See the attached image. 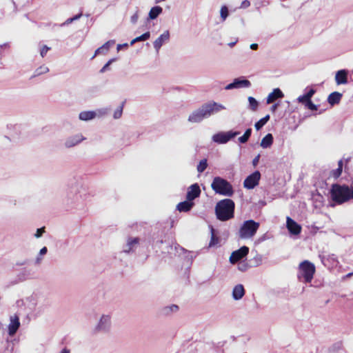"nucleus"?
<instances>
[{
	"label": "nucleus",
	"instance_id": "1",
	"mask_svg": "<svg viewBox=\"0 0 353 353\" xmlns=\"http://www.w3.org/2000/svg\"><path fill=\"white\" fill-rule=\"evenodd\" d=\"M330 193L332 201L338 205H341L350 199H353V188L345 184H332Z\"/></svg>",
	"mask_w": 353,
	"mask_h": 353
},
{
	"label": "nucleus",
	"instance_id": "2",
	"mask_svg": "<svg viewBox=\"0 0 353 353\" xmlns=\"http://www.w3.org/2000/svg\"><path fill=\"white\" fill-rule=\"evenodd\" d=\"M235 203L230 199L219 201L215 206L216 219L221 221H226L234 216Z\"/></svg>",
	"mask_w": 353,
	"mask_h": 353
},
{
	"label": "nucleus",
	"instance_id": "3",
	"mask_svg": "<svg viewBox=\"0 0 353 353\" xmlns=\"http://www.w3.org/2000/svg\"><path fill=\"white\" fill-rule=\"evenodd\" d=\"M260 227V223L252 219L243 221L236 233V236L241 239H249L252 238Z\"/></svg>",
	"mask_w": 353,
	"mask_h": 353
},
{
	"label": "nucleus",
	"instance_id": "4",
	"mask_svg": "<svg viewBox=\"0 0 353 353\" xmlns=\"http://www.w3.org/2000/svg\"><path fill=\"white\" fill-rule=\"evenodd\" d=\"M315 272L316 268L314 263L307 260H305L299 265L297 278L299 281L305 283H310L313 279Z\"/></svg>",
	"mask_w": 353,
	"mask_h": 353
},
{
	"label": "nucleus",
	"instance_id": "5",
	"mask_svg": "<svg viewBox=\"0 0 353 353\" xmlns=\"http://www.w3.org/2000/svg\"><path fill=\"white\" fill-rule=\"evenodd\" d=\"M212 189L221 195L232 196L234 189L231 183L221 176H215L211 184Z\"/></svg>",
	"mask_w": 353,
	"mask_h": 353
},
{
	"label": "nucleus",
	"instance_id": "6",
	"mask_svg": "<svg viewBox=\"0 0 353 353\" xmlns=\"http://www.w3.org/2000/svg\"><path fill=\"white\" fill-rule=\"evenodd\" d=\"M111 327V316L108 314H103L96 326L93 328L92 334H108L110 332Z\"/></svg>",
	"mask_w": 353,
	"mask_h": 353
},
{
	"label": "nucleus",
	"instance_id": "7",
	"mask_svg": "<svg viewBox=\"0 0 353 353\" xmlns=\"http://www.w3.org/2000/svg\"><path fill=\"white\" fill-rule=\"evenodd\" d=\"M240 134L239 131L229 130L228 132L221 131L214 134L212 140L218 144H225L230 140L235 138Z\"/></svg>",
	"mask_w": 353,
	"mask_h": 353
},
{
	"label": "nucleus",
	"instance_id": "8",
	"mask_svg": "<svg viewBox=\"0 0 353 353\" xmlns=\"http://www.w3.org/2000/svg\"><path fill=\"white\" fill-rule=\"evenodd\" d=\"M202 107L204 110L206 118H209L212 115L226 109L223 105L214 101H210L202 104Z\"/></svg>",
	"mask_w": 353,
	"mask_h": 353
},
{
	"label": "nucleus",
	"instance_id": "9",
	"mask_svg": "<svg viewBox=\"0 0 353 353\" xmlns=\"http://www.w3.org/2000/svg\"><path fill=\"white\" fill-rule=\"evenodd\" d=\"M87 137L81 133H77L75 134L68 137L64 142L63 146L66 149H70L74 147L79 145L81 142L85 141Z\"/></svg>",
	"mask_w": 353,
	"mask_h": 353
},
{
	"label": "nucleus",
	"instance_id": "10",
	"mask_svg": "<svg viewBox=\"0 0 353 353\" xmlns=\"http://www.w3.org/2000/svg\"><path fill=\"white\" fill-rule=\"evenodd\" d=\"M261 179V173L256 170L248 175L243 181V186L248 190H252L258 185Z\"/></svg>",
	"mask_w": 353,
	"mask_h": 353
},
{
	"label": "nucleus",
	"instance_id": "11",
	"mask_svg": "<svg viewBox=\"0 0 353 353\" xmlns=\"http://www.w3.org/2000/svg\"><path fill=\"white\" fill-rule=\"evenodd\" d=\"M250 86L251 82L245 77L241 76L240 77L235 78L232 83L228 84L225 87V89L229 90L233 89L250 88Z\"/></svg>",
	"mask_w": 353,
	"mask_h": 353
},
{
	"label": "nucleus",
	"instance_id": "12",
	"mask_svg": "<svg viewBox=\"0 0 353 353\" xmlns=\"http://www.w3.org/2000/svg\"><path fill=\"white\" fill-rule=\"evenodd\" d=\"M248 253L249 248L245 245H243L239 249L232 252L230 256V262L232 264H234L237 263L239 261L246 258Z\"/></svg>",
	"mask_w": 353,
	"mask_h": 353
},
{
	"label": "nucleus",
	"instance_id": "13",
	"mask_svg": "<svg viewBox=\"0 0 353 353\" xmlns=\"http://www.w3.org/2000/svg\"><path fill=\"white\" fill-rule=\"evenodd\" d=\"M286 227L291 235H299L301 232V225L289 216L286 219Z\"/></svg>",
	"mask_w": 353,
	"mask_h": 353
},
{
	"label": "nucleus",
	"instance_id": "14",
	"mask_svg": "<svg viewBox=\"0 0 353 353\" xmlns=\"http://www.w3.org/2000/svg\"><path fill=\"white\" fill-rule=\"evenodd\" d=\"M204 119H206L204 110L202 105L196 110L193 111L188 117V121L191 123H200Z\"/></svg>",
	"mask_w": 353,
	"mask_h": 353
},
{
	"label": "nucleus",
	"instance_id": "15",
	"mask_svg": "<svg viewBox=\"0 0 353 353\" xmlns=\"http://www.w3.org/2000/svg\"><path fill=\"white\" fill-rule=\"evenodd\" d=\"M201 189L198 183L191 185L186 194V199L189 201H194V199L200 196Z\"/></svg>",
	"mask_w": 353,
	"mask_h": 353
},
{
	"label": "nucleus",
	"instance_id": "16",
	"mask_svg": "<svg viewBox=\"0 0 353 353\" xmlns=\"http://www.w3.org/2000/svg\"><path fill=\"white\" fill-rule=\"evenodd\" d=\"M20 327L19 317L17 315L10 316V323L8 325V334L10 336L15 335Z\"/></svg>",
	"mask_w": 353,
	"mask_h": 353
},
{
	"label": "nucleus",
	"instance_id": "17",
	"mask_svg": "<svg viewBox=\"0 0 353 353\" xmlns=\"http://www.w3.org/2000/svg\"><path fill=\"white\" fill-rule=\"evenodd\" d=\"M170 40V32L165 30L162 34H161L153 43V46L157 52H159L161 46L168 42Z\"/></svg>",
	"mask_w": 353,
	"mask_h": 353
},
{
	"label": "nucleus",
	"instance_id": "18",
	"mask_svg": "<svg viewBox=\"0 0 353 353\" xmlns=\"http://www.w3.org/2000/svg\"><path fill=\"white\" fill-rule=\"evenodd\" d=\"M179 307L176 304H172L170 305L165 306L159 310V315L161 316H169L173 313H176L179 311Z\"/></svg>",
	"mask_w": 353,
	"mask_h": 353
},
{
	"label": "nucleus",
	"instance_id": "19",
	"mask_svg": "<svg viewBox=\"0 0 353 353\" xmlns=\"http://www.w3.org/2000/svg\"><path fill=\"white\" fill-rule=\"evenodd\" d=\"M139 243V238L138 237H129L127 243L123 246V252L125 253H130L133 252L134 248L137 246Z\"/></svg>",
	"mask_w": 353,
	"mask_h": 353
},
{
	"label": "nucleus",
	"instance_id": "20",
	"mask_svg": "<svg viewBox=\"0 0 353 353\" xmlns=\"http://www.w3.org/2000/svg\"><path fill=\"white\" fill-rule=\"evenodd\" d=\"M194 206V202L189 201L186 199L185 201L180 202L176 205V209L181 212H188L190 211Z\"/></svg>",
	"mask_w": 353,
	"mask_h": 353
},
{
	"label": "nucleus",
	"instance_id": "21",
	"mask_svg": "<svg viewBox=\"0 0 353 353\" xmlns=\"http://www.w3.org/2000/svg\"><path fill=\"white\" fill-rule=\"evenodd\" d=\"M245 291L242 284L235 285L232 290V298L235 301L241 299L245 295Z\"/></svg>",
	"mask_w": 353,
	"mask_h": 353
},
{
	"label": "nucleus",
	"instance_id": "22",
	"mask_svg": "<svg viewBox=\"0 0 353 353\" xmlns=\"http://www.w3.org/2000/svg\"><path fill=\"white\" fill-rule=\"evenodd\" d=\"M335 81L338 85L345 84L347 83V70L343 69L336 72Z\"/></svg>",
	"mask_w": 353,
	"mask_h": 353
},
{
	"label": "nucleus",
	"instance_id": "23",
	"mask_svg": "<svg viewBox=\"0 0 353 353\" xmlns=\"http://www.w3.org/2000/svg\"><path fill=\"white\" fill-rule=\"evenodd\" d=\"M343 94L339 92H333L327 97L328 103L334 106V105L339 104L341 100Z\"/></svg>",
	"mask_w": 353,
	"mask_h": 353
},
{
	"label": "nucleus",
	"instance_id": "24",
	"mask_svg": "<svg viewBox=\"0 0 353 353\" xmlns=\"http://www.w3.org/2000/svg\"><path fill=\"white\" fill-rule=\"evenodd\" d=\"M284 96L283 92L279 88H274L267 97V103H271L277 99H281Z\"/></svg>",
	"mask_w": 353,
	"mask_h": 353
},
{
	"label": "nucleus",
	"instance_id": "25",
	"mask_svg": "<svg viewBox=\"0 0 353 353\" xmlns=\"http://www.w3.org/2000/svg\"><path fill=\"white\" fill-rule=\"evenodd\" d=\"M163 12V8L159 6H155L152 7L149 13L148 17L147 18V21L156 19Z\"/></svg>",
	"mask_w": 353,
	"mask_h": 353
},
{
	"label": "nucleus",
	"instance_id": "26",
	"mask_svg": "<svg viewBox=\"0 0 353 353\" xmlns=\"http://www.w3.org/2000/svg\"><path fill=\"white\" fill-rule=\"evenodd\" d=\"M273 141V135L270 133H268L262 139L260 145L263 148H269L272 146Z\"/></svg>",
	"mask_w": 353,
	"mask_h": 353
},
{
	"label": "nucleus",
	"instance_id": "27",
	"mask_svg": "<svg viewBox=\"0 0 353 353\" xmlns=\"http://www.w3.org/2000/svg\"><path fill=\"white\" fill-rule=\"evenodd\" d=\"M252 132V128H249L246 129L244 134L238 138V141L240 143L244 144L246 143L250 139L251 134Z\"/></svg>",
	"mask_w": 353,
	"mask_h": 353
},
{
	"label": "nucleus",
	"instance_id": "28",
	"mask_svg": "<svg viewBox=\"0 0 353 353\" xmlns=\"http://www.w3.org/2000/svg\"><path fill=\"white\" fill-rule=\"evenodd\" d=\"M150 37V32L149 31L145 32V33L142 34L141 35L133 39L130 41V45L133 46L137 42L146 41V40L149 39Z\"/></svg>",
	"mask_w": 353,
	"mask_h": 353
},
{
	"label": "nucleus",
	"instance_id": "29",
	"mask_svg": "<svg viewBox=\"0 0 353 353\" xmlns=\"http://www.w3.org/2000/svg\"><path fill=\"white\" fill-rule=\"evenodd\" d=\"M270 115L267 114L264 117L261 118L260 120L256 121L254 124L255 129L259 131L270 120Z\"/></svg>",
	"mask_w": 353,
	"mask_h": 353
},
{
	"label": "nucleus",
	"instance_id": "30",
	"mask_svg": "<svg viewBox=\"0 0 353 353\" xmlns=\"http://www.w3.org/2000/svg\"><path fill=\"white\" fill-rule=\"evenodd\" d=\"M219 237L216 234V230L211 227V239L209 243L210 247H213L219 243Z\"/></svg>",
	"mask_w": 353,
	"mask_h": 353
},
{
	"label": "nucleus",
	"instance_id": "31",
	"mask_svg": "<svg viewBox=\"0 0 353 353\" xmlns=\"http://www.w3.org/2000/svg\"><path fill=\"white\" fill-rule=\"evenodd\" d=\"M248 100L249 102L248 108L252 111H256L259 105V101L253 97H248Z\"/></svg>",
	"mask_w": 353,
	"mask_h": 353
},
{
	"label": "nucleus",
	"instance_id": "32",
	"mask_svg": "<svg viewBox=\"0 0 353 353\" xmlns=\"http://www.w3.org/2000/svg\"><path fill=\"white\" fill-rule=\"evenodd\" d=\"M208 168V161L206 159L201 160L197 165V171L199 173L203 172Z\"/></svg>",
	"mask_w": 353,
	"mask_h": 353
},
{
	"label": "nucleus",
	"instance_id": "33",
	"mask_svg": "<svg viewBox=\"0 0 353 353\" xmlns=\"http://www.w3.org/2000/svg\"><path fill=\"white\" fill-rule=\"evenodd\" d=\"M125 101H123L121 104L115 110L113 117L115 119H118L121 117L123 110L124 107Z\"/></svg>",
	"mask_w": 353,
	"mask_h": 353
},
{
	"label": "nucleus",
	"instance_id": "34",
	"mask_svg": "<svg viewBox=\"0 0 353 353\" xmlns=\"http://www.w3.org/2000/svg\"><path fill=\"white\" fill-rule=\"evenodd\" d=\"M49 71V68L46 65H41L36 69L33 77L39 76L46 74Z\"/></svg>",
	"mask_w": 353,
	"mask_h": 353
},
{
	"label": "nucleus",
	"instance_id": "35",
	"mask_svg": "<svg viewBox=\"0 0 353 353\" xmlns=\"http://www.w3.org/2000/svg\"><path fill=\"white\" fill-rule=\"evenodd\" d=\"M82 15H83V14H82V13L81 12V13H79V14H77L74 15V17H72L68 18V19L65 22H63V23H61V24L60 25V26L63 27V26H64L68 25V24H70V23H72L73 21H77V20H78L79 19H80V17H81Z\"/></svg>",
	"mask_w": 353,
	"mask_h": 353
},
{
	"label": "nucleus",
	"instance_id": "36",
	"mask_svg": "<svg viewBox=\"0 0 353 353\" xmlns=\"http://www.w3.org/2000/svg\"><path fill=\"white\" fill-rule=\"evenodd\" d=\"M14 341H10L8 339L7 340V345L5 347L3 353H14Z\"/></svg>",
	"mask_w": 353,
	"mask_h": 353
},
{
	"label": "nucleus",
	"instance_id": "37",
	"mask_svg": "<svg viewBox=\"0 0 353 353\" xmlns=\"http://www.w3.org/2000/svg\"><path fill=\"white\" fill-rule=\"evenodd\" d=\"M221 18L224 21L229 15L228 8L226 6H223L220 10Z\"/></svg>",
	"mask_w": 353,
	"mask_h": 353
},
{
	"label": "nucleus",
	"instance_id": "38",
	"mask_svg": "<svg viewBox=\"0 0 353 353\" xmlns=\"http://www.w3.org/2000/svg\"><path fill=\"white\" fill-rule=\"evenodd\" d=\"M117 60V58H112L111 59H110L104 65L103 67L100 70V72L101 73H103L108 70H110V65L115 62Z\"/></svg>",
	"mask_w": 353,
	"mask_h": 353
},
{
	"label": "nucleus",
	"instance_id": "39",
	"mask_svg": "<svg viewBox=\"0 0 353 353\" xmlns=\"http://www.w3.org/2000/svg\"><path fill=\"white\" fill-rule=\"evenodd\" d=\"M305 107L307 108L308 110H310L312 111H316L318 110V106L315 105L311 99L307 100L306 101Z\"/></svg>",
	"mask_w": 353,
	"mask_h": 353
},
{
	"label": "nucleus",
	"instance_id": "40",
	"mask_svg": "<svg viewBox=\"0 0 353 353\" xmlns=\"http://www.w3.org/2000/svg\"><path fill=\"white\" fill-rule=\"evenodd\" d=\"M114 43V40H110L107 42H105L103 46H102V48L104 50L105 52L106 53L109 49H110V47L113 45Z\"/></svg>",
	"mask_w": 353,
	"mask_h": 353
},
{
	"label": "nucleus",
	"instance_id": "41",
	"mask_svg": "<svg viewBox=\"0 0 353 353\" xmlns=\"http://www.w3.org/2000/svg\"><path fill=\"white\" fill-rule=\"evenodd\" d=\"M79 118L81 121H88V111H83L79 114Z\"/></svg>",
	"mask_w": 353,
	"mask_h": 353
},
{
	"label": "nucleus",
	"instance_id": "42",
	"mask_svg": "<svg viewBox=\"0 0 353 353\" xmlns=\"http://www.w3.org/2000/svg\"><path fill=\"white\" fill-rule=\"evenodd\" d=\"M46 230H45V227H42V228H38L36 231V233L34 234V236L36 238H40L42 236V235L43 234V233H45Z\"/></svg>",
	"mask_w": 353,
	"mask_h": 353
},
{
	"label": "nucleus",
	"instance_id": "43",
	"mask_svg": "<svg viewBox=\"0 0 353 353\" xmlns=\"http://www.w3.org/2000/svg\"><path fill=\"white\" fill-rule=\"evenodd\" d=\"M342 171L343 170H341V168H336V170H332V176L334 179H338L341 176Z\"/></svg>",
	"mask_w": 353,
	"mask_h": 353
},
{
	"label": "nucleus",
	"instance_id": "44",
	"mask_svg": "<svg viewBox=\"0 0 353 353\" xmlns=\"http://www.w3.org/2000/svg\"><path fill=\"white\" fill-rule=\"evenodd\" d=\"M50 50V48L48 47L46 45L42 46L40 50V54L42 57H44L48 50Z\"/></svg>",
	"mask_w": 353,
	"mask_h": 353
},
{
	"label": "nucleus",
	"instance_id": "45",
	"mask_svg": "<svg viewBox=\"0 0 353 353\" xmlns=\"http://www.w3.org/2000/svg\"><path fill=\"white\" fill-rule=\"evenodd\" d=\"M315 90L313 88L310 89L306 93L304 94L305 97L307 98V100L311 99L312 96L315 93Z\"/></svg>",
	"mask_w": 353,
	"mask_h": 353
},
{
	"label": "nucleus",
	"instance_id": "46",
	"mask_svg": "<svg viewBox=\"0 0 353 353\" xmlns=\"http://www.w3.org/2000/svg\"><path fill=\"white\" fill-rule=\"evenodd\" d=\"M109 109L108 108H102V109H99L97 111V116L99 117H101L103 115H105L108 113Z\"/></svg>",
	"mask_w": 353,
	"mask_h": 353
},
{
	"label": "nucleus",
	"instance_id": "47",
	"mask_svg": "<svg viewBox=\"0 0 353 353\" xmlns=\"http://www.w3.org/2000/svg\"><path fill=\"white\" fill-rule=\"evenodd\" d=\"M105 52L104 50L103 49L102 46H101L96 50L94 54L90 59H93L97 54H105Z\"/></svg>",
	"mask_w": 353,
	"mask_h": 353
},
{
	"label": "nucleus",
	"instance_id": "48",
	"mask_svg": "<svg viewBox=\"0 0 353 353\" xmlns=\"http://www.w3.org/2000/svg\"><path fill=\"white\" fill-rule=\"evenodd\" d=\"M297 100L299 103H301L302 104H303L305 105L306 101H307V98L306 97H305L304 94H303V95L299 96L298 97Z\"/></svg>",
	"mask_w": 353,
	"mask_h": 353
},
{
	"label": "nucleus",
	"instance_id": "49",
	"mask_svg": "<svg viewBox=\"0 0 353 353\" xmlns=\"http://www.w3.org/2000/svg\"><path fill=\"white\" fill-rule=\"evenodd\" d=\"M139 19L138 11H137L130 18V21L132 23H136Z\"/></svg>",
	"mask_w": 353,
	"mask_h": 353
},
{
	"label": "nucleus",
	"instance_id": "50",
	"mask_svg": "<svg viewBox=\"0 0 353 353\" xmlns=\"http://www.w3.org/2000/svg\"><path fill=\"white\" fill-rule=\"evenodd\" d=\"M260 157H261V155L259 154L257 156H256L253 159V160H252V165H253L254 167H256L258 165V163L259 162Z\"/></svg>",
	"mask_w": 353,
	"mask_h": 353
},
{
	"label": "nucleus",
	"instance_id": "51",
	"mask_svg": "<svg viewBox=\"0 0 353 353\" xmlns=\"http://www.w3.org/2000/svg\"><path fill=\"white\" fill-rule=\"evenodd\" d=\"M250 6V2L248 0H244L242 1L241 8H247Z\"/></svg>",
	"mask_w": 353,
	"mask_h": 353
},
{
	"label": "nucleus",
	"instance_id": "52",
	"mask_svg": "<svg viewBox=\"0 0 353 353\" xmlns=\"http://www.w3.org/2000/svg\"><path fill=\"white\" fill-rule=\"evenodd\" d=\"M80 197H81L83 200H86L87 199V193L86 190L83 189V190H81L79 192Z\"/></svg>",
	"mask_w": 353,
	"mask_h": 353
},
{
	"label": "nucleus",
	"instance_id": "53",
	"mask_svg": "<svg viewBox=\"0 0 353 353\" xmlns=\"http://www.w3.org/2000/svg\"><path fill=\"white\" fill-rule=\"evenodd\" d=\"M129 47V44L127 43H123V44H118L117 45V50L119 51L122 48H128Z\"/></svg>",
	"mask_w": 353,
	"mask_h": 353
},
{
	"label": "nucleus",
	"instance_id": "54",
	"mask_svg": "<svg viewBox=\"0 0 353 353\" xmlns=\"http://www.w3.org/2000/svg\"><path fill=\"white\" fill-rule=\"evenodd\" d=\"M47 252H48V248L46 247H43L40 250L39 255V256L45 255V254H46Z\"/></svg>",
	"mask_w": 353,
	"mask_h": 353
},
{
	"label": "nucleus",
	"instance_id": "55",
	"mask_svg": "<svg viewBox=\"0 0 353 353\" xmlns=\"http://www.w3.org/2000/svg\"><path fill=\"white\" fill-rule=\"evenodd\" d=\"M97 116V111H90V120L94 119Z\"/></svg>",
	"mask_w": 353,
	"mask_h": 353
},
{
	"label": "nucleus",
	"instance_id": "56",
	"mask_svg": "<svg viewBox=\"0 0 353 353\" xmlns=\"http://www.w3.org/2000/svg\"><path fill=\"white\" fill-rule=\"evenodd\" d=\"M279 105V103H276L273 104V105L271 106V108H270L271 111H272V112H274L277 110V108H278Z\"/></svg>",
	"mask_w": 353,
	"mask_h": 353
},
{
	"label": "nucleus",
	"instance_id": "57",
	"mask_svg": "<svg viewBox=\"0 0 353 353\" xmlns=\"http://www.w3.org/2000/svg\"><path fill=\"white\" fill-rule=\"evenodd\" d=\"M258 44L257 43H252L250 46V49L253 50H256L258 49Z\"/></svg>",
	"mask_w": 353,
	"mask_h": 353
},
{
	"label": "nucleus",
	"instance_id": "58",
	"mask_svg": "<svg viewBox=\"0 0 353 353\" xmlns=\"http://www.w3.org/2000/svg\"><path fill=\"white\" fill-rule=\"evenodd\" d=\"M329 259H330L332 261H336V257L334 254L329 255Z\"/></svg>",
	"mask_w": 353,
	"mask_h": 353
},
{
	"label": "nucleus",
	"instance_id": "59",
	"mask_svg": "<svg viewBox=\"0 0 353 353\" xmlns=\"http://www.w3.org/2000/svg\"><path fill=\"white\" fill-rule=\"evenodd\" d=\"M42 259L41 258V256H38L36 259L35 263L39 264L41 261Z\"/></svg>",
	"mask_w": 353,
	"mask_h": 353
},
{
	"label": "nucleus",
	"instance_id": "60",
	"mask_svg": "<svg viewBox=\"0 0 353 353\" xmlns=\"http://www.w3.org/2000/svg\"><path fill=\"white\" fill-rule=\"evenodd\" d=\"M341 168L343 170V160H340L338 162V168Z\"/></svg>",
	"mask_w": 353,
	"mask_h": 353
},
{
	"label": "nucleus",
	"instance_id": "61",
	"mask_svg": "<svg viewBox=\"0 0 353 353\" xmlns=\"http://www.w3.org/2000/svg\"><path fill=\"white\" fill-rule=\"evenodd\" d=\"M339 347H340V344L336 343L331 348L333 349V350H335L336 349H338Z\"/></svg>",
	"mask_w": 353,
	"mask_h": 353
},
{
	"label": "nucleus",
	"instance_id": "62",
	"mask_svg": "<svg viewBox=\"0 0 353 353\" xmlns=\"http://www.w3.org/2000/svg\"><path fill=\"white\" fill-rule=\"evenodd\" d=\"M60 353H70V350L67 348H63Z\"/></svg>",
	"mask_w": 353,
	"mask_h": 353
},
{
	"label": "nucleus",
	"instance_id": "63",
	"mask_svg": "<svg viewBox=\"0 0 353 353\" xmlns=\"http://www.w3.org/2000/svg\"><path fill=\"white\" fill-rule=\"evenodd\" d=\"M239 269L241 270V271H245L246 270V265H243L242 267H239Z\"/></svg>",
	"mask_w": 353,
	"mask_h": 353
},
{
	"label": "nucleus",
	"instance_id": "64",
	"mask_svg": "<svg viewBox=\"0 0 353 353\" xmlns=\"http://www.w3.org/2000/svg\"><path fill=\"white\" fill-rule=\"evenodd\" d=\"M236 41H234V42H231L228 45L230 47H233L234 46V45L236 44Z\"/></svg>",
	"mask_w": 353,
	"mask_h": 353
}]
</instances>
